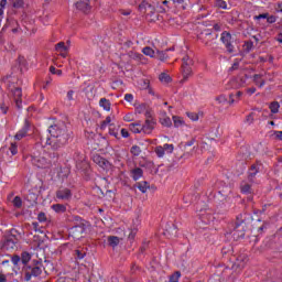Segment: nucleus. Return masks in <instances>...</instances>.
I'll return each mask as SVG.
<instances>
[{
  "instance_id": "nucleus-10",
  "label": "nucleus",
  "mask_w": 282,
  "mask_h": 282,
  "mask_svg": "<svg viewBox=\"0 0 282 282\" xmlns=\"http://www.w3.org/2000/svg\"><path fill=\"white\" fill-rule=\"evenodd\" d=\"M93 162L100 166L104 171H109L111 169V163L107 159L100 156V154L93 155Z\"/></svg>"
},
{
  "instance_id": "nucleus-63",
  "label": "nucleus",
  "mask_w": 282,
  "mask_h": 282,
  "mask_svg": "<svg viewBox=\"0 0 282 282\" xmlns=\"http://www.w3.org/2000/svg\"><path fill=\"white\" fill-rule=\"evenodd\" d=\"M214 30L215 32H221V24L219 23L214 24Z\"/></svg>"
},
{
  "instance_id": "nucleus-22",
  "label": "nucleus",
  "mask_w": 282,
  "mask_h": 282,
  "mask_svg": "<svg viewBox=\"0 0 282 282\" xmlns=\"http://www.w3.org/2000/svg\"><path fill=\"white\" fill-rule=\"evenodd\" d=\"M107 241H108V246H110V248H116L120 243V239L118 238V236H109L107 238Z\"/></svg>"
},
{
  "instance_id": "nucleus-15",
  "label": "nucleus",
  "mask_w": 282,
  "mask_h": 282,
  "mask_svg": "<svg viewBox=\"0 0 282 282\" xmlns=\"http://www.w3.org/2000/svg\"><path fill=\"white\" fill-rule=\"evenodd\" d=\"M217 36H218L217 34L213 36V33L208 32V33H205V36L200 37V41L205 43L206 47H213V41H215Z\"/></svg>"
},
{
  "instance_id": "nucleus-28",
  "label": "nucleus",
  "mask_w": 282,
  "mask_h": 282,
  "mask_svg": "<svg viewBox=\"0 0 282 282\" xmlns=\"http://www.w3.org/2000/svg\"><path fill=\"white\" fill-rule=\"evenodd\" d=\"M129 58H132V61H142V58H144V55L140 54V53H135L130 51L128 53Z\"/></svg>"
},
{
  "instance_id": "nucleus-47",
  "label": "nucleus",
  "mask_w": 282,
  "mask_h": 282,
  "mask_svg": "<svg viewBox=\"0 0 282 282\" xmlns=\"http://www.w3.org/2000/svg\"><path fill=\"white\" fill-rule=\"evenodd\" d=\"M11 261H12L13 265H19V263H21V256L14 254V256L11 258Z\"/></svg>"
},
{
  "instance_id": "nucleus-1",
  "label": "nucleus",
  "mask_w": 282,
  "mask_h": 282,
  "mask_svg": "<svg viewBox=\"0 0 282 282\" xmlns=\"http://www.w3.org/2000/svg\"><path fill=\"white\" fill-rule=\"evenodd\" d=\"M48 133L52 139H48V144L53 151H58L63 149L65 144L69 141V131L67 130V124L63 121L57 122L48 128Z\"/></svg>"
},
{
  "instance_id": "nucleus-36",
  "label": "nucleus",
  "mask_w": 282,
  "mask_h": 282,
  "mask_svg": "<svg viewBox=\"0 0 282 282\" xmlns=\"http://www.w3.org/2000/svg\"><path fill=\"white\" fill-rule=\"evenodd\" d=\"M173 122L174 127H182L184 124V119H182V117L178 116H173Z\"/></svg>"
},
{
  "instance_id": "nucleus-4",
  "label": "nucleus",
  "mask_w": 282,
  "mask_h": 282,
  "mask_svg": "<svg viewBox=\"0 0 282 282\" xmlns=\"http://www.w3.org/2000/svg\"><path fill=\"white\" fill-rule=\"evenodd\" d=\"M30 160L34 166L37 169H50L52 166V162L45 159V156L37 155L36 153L31 154Z\"/></svg>"
},
{
  "instance_id": "nucleus-42",
  "label": "nucleus",
  "mask_w": 282,
  "mask_h": 282,
  "mask_svg": "<svg viewBox=\"0 0 282 282\" xmlns=\"http://www.w3.org/2000/svg\"><path fill=\"white\" fill-rule=\"evenodd\" d=\"M107 124H111V117H107L104 121H101L100 129H107Z\"/></svg>"
},
{
  "instance_id": "nucleus-58",
  "label": "nucleus",
  "mask_w": 282,
  "mask_h": 282,
  "mask_svg": "<svg viewBox=\"0 0 282 282\" xmlns=\"http://www.w3.org/2000/svg\"><path fill=\"white\" fill-rule=\"evenodd\" d=\"M254 19L257 21H259V19H268V13H262V14L256 15Z\"/></svg>"
},
{
  "instance_id": "nucleus-34",
  "label": "nucleus",
  "mask_w": 282,
  "mask_h": 282,
  "mask_svg": "<svg viewBox=\"0 0 282 282\" xmlns=\"http://www.w3.org/2000/svg\"><path fill=\"white\" fill-rule=\"evenodd\" d=\"M14 208H21L23 206V199L20 196H15L12 202Z\"/></svg>"
},
{
  "instance_id": "nucleus-13",
  "label": "nucleus",
  "mask_w": 282,
  "mask_h": 282,
  "mask_svg": "<svg viewBox=\"0 0 282 282\" xmlns=\"http://www.w3.org/2000/svg\"><path fill=\"white\" fill-rule=\"evenodd\" d=\"M57 199H72V189L69 188H61L56 192Z\"/></svg>"
},
{
  "instance_id": "nucleus-57",
  "label": "nucleus",
  "mask_w": 282,
  "mask_h": 282,
  "mask_svg": "<svg viewBox=\"0 0 282 282\" xmlns=\"http://www.w3.org/2000/svg\"><path fill=\"white\" fill-rule=\"evenodd\" d=\"M0 282H8V276L2 271L0 272Z\"/></svg>"
},
{
  "instance_id": "nucleus-21",
  "label": "nucleus",
  "mask_w": 282,
  "mask_h": 282,
  "mask_svg": "<svg viewBox=\"0 0 282 282\" xmlns=\"http://www.w3.org/2000/svg\"><path fill=\"white\" fill-rule=\"evenodd\" d=\"M129 130L132 133H142V123H140V121L134 122V123H130L129 124Z\"/></svg>"
},
{
  "instance_id": "nucleus-30",
  "label": "nucleus",
  "mask_w": 282,
  "mask_h": 282,
  "mask_svg": "<svg viewBox=\"0 0 282 282\" xmlns=\"http://www.w3.org/2000/svg\"><path fill=\"white\" fill-rule=\"evenodd\" d=\"M147 8H153V6H151V3H149L147 0H143L140 4H139V10L141 12H147Z\"/></svg>"
},
{
  "instance_id": "nucleus-27",
  "label": "nucleus",
  "mask_w": 282,
  "mask_h": 282,
  "mask_svg": "<svg viewBox=\"0 0 282 282\" xmlns=\"http://www.w3.org/2000/svg\"><path fill=\"white\" fill-rule=\"evenodd\" d=\"M142 53L145 56H150V58H155V51L153 48H151L150 46L143 47Z\"/></svg>"
},
{
  "instance_id": "nucleus-37",
  "label": "nucleus",
  "mask_w": 282,
  "mask_h": 282,
  "mask_svg": "<svg viewBox=\"0 0 282 282\" xmlns=\"http://www.w3.org/2000/svg\"><path fill=\"white\" fill-rule=\"evenodd\" d=\"M56 52H67V46L65 45V42H59L55 46Z\"/></svg>"
},
{
  "instance_id": "nucleus-46",
  "label": "nucleus",
  "mask_w": 282,
  "mask_h": 282,
  "mask_svg": "<svg viewBox=\"0 0 282 282\" xmlns=\"http://www.w3.org/2000/svg\"><path fill=\"white\" fill-rule=\"evenodd\" d=\"M271 138L274 140H282V131H273Z\"/></svg>"
},
{
  "instance_id": "nucleus-19",
  "label": "nucleus",
  "mask_w": 282,
  "mask_h": 282,
  "mask_svg": "<svg viewBox=\"0 0 282 282\" xmlns=\"http://www.w3.org/2000/svg\"><path fill=\"white\" fill-rule=\"evenodd\" d=\"M142 175H144V171H142V169L134 167L133 170H131V177L134 180V182H138V180L142 177Z\"/></svg>"
},
{
  "instance_id": "nucleus-41",
  "label": "nucleus",
  "mask_w": 282,
  "mask_h": 282,
  "mask_svg": "<svg viewBox=\"0 0 282 282\" xmlns=\"http://www.w3.org/2000/svg\"><path fill=\"white\" fill-rule=\"evenodd\" d=\"M215 6L216 8H221V10H226L228 8V4L224 0H216Z\"/></svg>"
},
{
  "instance_id": "nucleus-44",
  "label": "nucleus",
  "mask_w": 282,
  "mask_h": 282,
  "mask_svg": "<svg viewBox=\"0 0 282 282\" xmlns=\"http://www.w3.org/2000/svg\"><path fill=\"white\" fill-rule=\"evenodd\" d=\"M217 102H219V105H226V102H228V98H226V96L224 95H219L218 97H216Z\"/></svg>"
},
{
  "instance_id": "nucleus-25",
  "label": "nucleus",
  "mask_w": 282,
  "mask_h": 282,
  "mask_svg": "<svg viewBox=\"0 0 282 282\" xmlns=\"http://www.w3.org/2000/svg\"><path fill=\"white\" fill-rule=\"evenodd\" d=\"M262 78H263V75L261 74L253 75L254 85H257L258 87H263V85H265V82Z\"/></svg>"
},
{
  "instance_id": "nucleus-43",
  "label": "nucleus",
  "mask_w": 282,
  "mask_h": 282,
  "mask_svg": "<svg viewBox=\"0 0 282 282\" xmlns=\"http://www.w3.org/2000/svg\"><path fill=\"white\" fill-rule=\"evenodd\" d=\"M85 251L77 249L75 250V259H85Z\"/></svg>"
},
{
  "instance_id": "nucleus-20",
  "label": "nucleus",
  "mask_w": 282,
  "mask_h": 282,
  "mask_svg": "<svg viewBox=\"0 0 282 282\" xmlns=\"http://www.w3.org/2000/svg\"><path fill=\"white\" fill-rule=\"evenodd\" d=\"M173 50L175 48L171 47V48H166L165 51H156V57L159 58V61H166V58H169V54L166 53L173 52Z\"/></svg>"
},
{
  "instance_id": "nucleus-26",
  "label": "nucleus",
  "mask_w": 282,
  "mask_h": 282,
  "mask_svg": "<svg viewBox=\"0 0 282 282\" xmlns=\"http://www.w3.org/2000/svg\"><path fill=\"white\" fill-rule=\"evenodd\" d=\"M52 210L58 213L59 215L67 212V207L63 204L52 205Z\"/></svg>"
},
{
  "instance_id": "nucleus-7",
  "label": "nucleus",
  "mask_w": 282,
  "mask_h": 282,
  "mask_svg": "<svg viewBox=\"0 0 282 282\" xmlns=\"http://www.w3.org/2000/svg\"><path fill=\"white\" fill-rule=\"evenodd\" d=\"M220 41L224 43L229 54H232V52H235V46L232 45V35L229 32H223Z\"/></svg>"
},
{
  "instance_id": "nucleus-29",
  "label": "nucleus",
  "mask_w": 282,
  "mask_h": 282,
  "mask_svg": "<svg viewBox=\"0 0 282 282\" xmlns=\"http://www.w3.org/2000/svg\"><path fill=\"white\" fill-rule=\"evenodd\" d=\"M280 107L281 105L279 104V101H273L270 104L269 109L271 110V113H279Z\"/></svg>"
},
{
  "instance_id": "nucleus-8",
  "label": "nucleus",
  "mask_w": 282,
  "mask_h": 282,
  "mask_svg": "<svg viewBox=\"0 0 282 282\" xmlns=\"http://www.w3.org/2000/svg\"><path fill=\"white\" fill-rule=\"evenodd\" d=\"M248 254L242 253L237 257L236 261L234 262L232 269L236 270L237 272H241L243 268L248 264Z\"/></svg>"
},
{
  "instance_id": "nucleus-33",
  "label": "nucleus",
  "mask_w": 282,
  "mask_h": 282,
  "mask_svg": "<svg viewBox=\"0 0 282 282\" xmlns=\"http://www.w3.org/2000/svg\"><path fill=\"white\" fill-rule=\"evenodd\" d=\"M160 122L163 127H172V124H173V121H171V118H169V117L161 118Z\"/></svg>"
},
{
  "instance_id": "nucleus-51",
  "label": "nucleus",
  "mask_w": 282,
  "mask_h": 282,
  "mask_svg": "<svg viewBox=\"0 0 282 282\" xmlns=\"http://www.w3.org/2000/svg\"><path fill=\"white\" fill-rule=\"evenodd\" d=\"M13 8H23V0H12Z\"/></svg>"
},
{
  "instance_id": "nucleus-17",
  "label": "nucleus",
  "mask_w": 282,
  "mask_h": 282,
  "mask_svg": "<svg viewBox=\"0 0 282 282\" xmlns=\"http://www.w3.org/2000/svg\"><path fill=\"white\" fill-rule=\"evenodd\" d=\"M30 129V122L25 120L24 127L15 134V140H23L28 135V130Z\"/></svg>"
},
{
  "instance_id": "nucleus-50",
  "label": "nucleus",
  "mask_w": 282,
  "mask_h": 282,
  "mask_svg": "<svg viewBox=\"0 0 282 282\" xmlns=\"http://www.w3.org/2000/svg\"><path fill=\"white\" fill-rule=\"evenodd\" d=\"M187 116L191 120H193L194 122L199 120V115L195 113V112H187Z\"/></svg>"
},
{
  "instance_id": "nucleus-45",
  "label": "nucleus",
  "mask_w": 282,
  "mask_h": 282,
  "mask_svg": "<svg viewBox=\"0 0 282 282\" xmlns=\"http://www.w3.org/2000/svg\"><path fill=\"white\" fill-rule=\"evenodd\" d=\"M154 151H155L158 158H164L165 150L163 149V147H156Z\"/></svg>"
},
{
  "instance_id": "nucleus-9",
  "label": "nucleus",
  "mask_w": 282,
  "mask_h": 282,
  "mask_svg": "<svg viewBox=\"0 0 282 282\" xmlns=\"http://www.w3.org/2000/svg\"><path fill=\"white\" fill-rule=\"evenodd\" d=\"M11 96L15 102L17 108L21 109L23 105V100L21 99L23 98V90L21 87L11 88Z\"/></svg>"
},
{
  "instance_id": "nucleus-11",
  "label": "nucleus",
  "mask_w": 282,
  "mask_h": 282,
  "mask_svg": "<svg viewBox=\"0 0 282 282\" xmlns=\"http://www.w3.org/2000/svg\"><path fill=\"white\" fill-rule=\"evenodd\" d=\"M17 237L14 236H9L7 238H4V240L2 241V250H14V248H17Z\"/></svg>"
},
{
  "instance_id": "nucleus-16",
  "label": "nucleus",
  "mask_w": 282,
  "mask_h": 282,
  "mask_svg": "<svg viewBox=\"0 0 282 282\" xmlns=\"http://www.w3.org/2000/svg\"><path fill=\"white\" fill-rule=\"evenodd\" d=\"M77 10H80L82 12H89L91 10V6H89V0H82L76 3Z\"/></svg>"
},
{
  "instance_id": "nucleus-61",
  "label": "nucleus",
  "mask_w": 282,
  "mask_h": 282,
  "mask_svg": "<svg viewBox=\"0 0 282 282\" xmlns=\"http://www.w3.org/2000/svg\"><path fill=\"white\" fill-rule=\"evenodd\" d=\"M195 142H196V140H195V138H193L185 143V147H193V144H195Z\"/></svg>"
},
{
  "instance_id": "nucleus-2",
  "label": "nucleus",
  "mask_w": 282,
  "mask_h": 282,
  "mask_svg": "<svg viewBox=\"0 0 282 282\" xmlns=\"http://www.w3.org/2000/svg\"><path fill=\"white\" fill-rule=\"evenodd\" d=\"M24 273V281L30 282L32 278L41 276L43 274V262L33 260L30 264L22 268Z\"/></svg>"
},
{
  "instance_id": "nucleus-55",
  "label": "nucleus",
  "mask_w": 282,
  "mask_h": 282,
  "mask_svg": "<svg viewBox=\"0 0 282 282\" xmlns=\"http://www.w3.org/2000/svg\"><path fill=\"white\" fill-rule=\"evenodd\" d=\"M267 22L268 23H276V17H274V15H268V18H267Z\"/></svg>"
},
{
  "instance_id": "nucleus-59",
  "label": "nucleus",
  "mask_w": 282,
  "mask_h": 282,
  "mask_svg": "<svg viewBox=\"0 0 282 282\" xmlns=\"http://www.w3.org/2000/svg\"><path fill=\"white\" fill-rule=\"evenodd\" d=\"M67 99L68 100H74V90H68L67 91Z\"/></svg>"
},
{
  "instance_id": "nucleus-39",
  "label": "nucleus",
  "mask_w": 282,
  "mask_h": 282,
  "mask_svg": "<svg viewBox=\"0 0 282 282\" xmlns=\"http://www.w3.org/2000/svg\"><path fill=\"white\" fill-rule=\"evenodd\" d=\"M159 79L161 83H171V76H169V74H166V73H162L159 76Z\"/></svg>"
},
{
  "instance_id": "nucleus-23",
  "label": "nucleus",
  "mask_w": 282,
  "mask_h": 282,
  "mask_svg": "<svg viewBox=\"0 0 282 282\" xmlns=\"http://www.w3.org/2000/svg\"><path fill=\"white\" fill-rule=\"evenodd\" d=\"M200 221L206 226H208V224H210L212 221H215V216H213V214H203L200 216Z\"/></svg>"
},
{
  "instance_id": "nucleus-18",
  "label": "nucleus",
  "mask_w": 282,
  "mask_h": 282,
  "mask_svg": "<svg viewBox=\"0 0 282 282\" xmlns=\"http://www.w3.org/2000/svg\"><path fill=\"white\" fill-rule=\"evenodd\" d=\"M20 261L23 264V268L25 265H30V261H32V253L28 252V251H23L20 256Z\"/></svg>"
},
{
  "instance_id": "nucleus-48",
  "label": "nucleus",
  "mask_w": 282,
  "mask_h": 282,
  "mask_svg": "<svg viewBox=\"0 0 282 282\" xmlns=\"http://www.w3.org/2000/svg\"><path fill=\"white\" fill-rule=\"evenodd\" d=\"M109 133H110V135L118 138V130H116V128H113L112 123H110V126H109Z\"/></svg>"
},
{
  "instance_id": "nucleus-14",
  "label": "nucleus",
  "mask_w": 282,
  "mask_h": 282,
  "mask_svg": "<svg viewBox=\"0 0 282 282\" xmlns=\"http://www.w3.org/2000/svg\"><path fill=\"white\" fill-rule=\"evenodd\" d=\"M134 191L135 188H138L141 193H147L150 188L151 185L149 184V182L147 181H141V182H137L133 187Z\"/></svg>"
},
{
  "instance_id": "nucleus-31",
  "label": "nucleus",
  "mask_w": 282,
  "mask_h": 282,
  "mask_svg": "<svg viewBox=\"0 0 282 282\" xmlns=\"http://www.w3.org/2000/svg\"><path fill=\"white\" fill-rule=\"evenodd\" d=\"M26 199L28 202H30V204H36L39 196H36V194H34L33 192H29V194L26 195Z\"/></svg>"
},
{
  "instance_id": "nucleus-49",
  "label": "nucleus",
  "mask_w": 282,
  "mask_h": 282,
  "mask_svg": "<svg viewBox=\"0 0 282 282\" xmlns=\"http://www.w3.org/2000/svg\"><path fill=\"white\" fill-rule=\"evenodd\" d=\"M9 151H11L12 155H17V153H19L17 143H11V147L9 148Z\"/></svg>"
},
{
  "instance_id": "nucleus-40",
  "label": "nucleus",
  "mask_w": 282,
  "mask_h": 282,
  "mask_svg": "<svg viewBox=\"0 0 282 282\" xmlns=\"http://www.w3.org/2000/svg\"><path fill=\"white\" fill-rule=\"evenodd\" d=\"M130 152H131L135 158H138V155H140V153H142V149H140V147H138V145H133V147L130 149Z\"/></svg>"
},
{
  "instance_id": "nucleus-6",
  "label": "nucleus",
  "mask_w": 282,
  "mask_h": 282,
  "mask_svg": "<svg viewBox=\"0 0 282 282\" xmlns=\"http://www.w3.org/2000/svg\"><path fill=\"white\" fill-rule=\"evenodd\" d=\"M145 121L144 124H141L142 133L145 134H151L153 133V129H155V119L151 118V113L147 112L145 113Z\"/></svg>"
},
{
  "instance_id": "nucleus-53",
  "label": "nucleus",
  "mask_w": 282,
  "mask_h": 282,
  "mask_svg": "<svg viewBox=\"0 0 282 282\" xmlns=\"http://www.w3.org/2000/svg\"><path fill=\"white\" fill-rule=\"evenodd\" d=\"M37 220H39L40 223L47 221V216L45 215V213L41 212V213L37 215Z\"/></svg>"
},
{
  "instance_id": "nucleus-12",
  "label": "nucleus",
  "mask_w": 282,
  "mask_h": 282,
  "mask_svg": "<svg viewBox=\"0 0 282 282\" xmlns=\"http://www.w3.org/2000/svg\"><path fill=\"white\" fill-rule=\"evenodd\" d=\"M84 234H85V226L83 225L74 226L69 230V236L73 237V239H82Z\"/></svg>"
},
{
  "instance_id": "nucleus-56",
  "label": "nucleus",
  "mask_w": 282,
  "mask_h": 282,
  "mask_svg": "<svg viewBox=\"0 0 282 282\" xmlns=\"http://www.w3.org/2000/svg\"><path fill=\"white\" fill-rule=\"evenodd\" d=\"M124 100H127V102H133V96L131 94H126Z\"/></svg>"
},
{
  "instance_id": "nucleus-24",
  "label": "nucleus",
  "mask_w": 282,
  "mask_h": 282,
  "mask_svg": "<svg viewBox=\"0 0 282 282\" xmlns=\"http://www.w3.org/2000/svg\"><path fill=\"white\" fill-rule=\"evenodd\" d=\"M99 106L102 107L105 111H111V101H109L107 98H101L99 100Z\"/></svg>"
},
{
  "instance_id": "nucleus-38",
  "label": "nucleus",
  "mask_w": 282,
  "mask_h": 282,
  "mask_svg": "<svg viewBox=\"0 0 282 282\" xmlns=\"http://www.w3.org/2000/svg\"><path fill=\"white\" fill-rule=\"evenodd\" d=\"M240 188L241 193H252V187L248 183H242Z\"/></svg>"
},
{
  "instance_id": "nucleus-32",
  "label": "nucleus",
  "mask_w": 282,
  "mask_h": 282,
  "mask_svg": "<svg viewBox=\"0 0 282 282\" xmlns=\"http://www.w3.org/2000/svg\"><path fill=\"white\" fill-rule=\"evenodd\" d=\"M257 173H259V170H257V165L256 164L251 165L249 170V180L250 181L254 180V175H257Z\"/></svg>"
},
{
  "instance_id": "nucleus-60",
  "label": "nucleus",
  "mask_w": 282,
  "mask_h": 282,
  "mask_svg": "<svg viewBox=\"0 0 282 282\" xmlns=\"http://www.w3.org/2000/svg\"><path fill=\"white\" fill-rule=\"evenodd\" d=\"M122 138H129V131L127 129H121Z\"/></svg>"
},
{
  "instance_id": "nucleus-35",
  "label": "nucleus",
  "mask_w": 282,
  "mask_h": 282,
  "mask_svg": "<svg viewBox=\"0 0 282 282\" xmlns=\"http://www.w3.org/2000/svg\"><path fill=\"white\" fill-rule=\"evenodd\" d=\"M180 276H182V272L175 271L172 275H170V282H180Z\"/></svg>"
},
{
  "instance_id": "nucleus-5",
  "label": "nucleus",
  "mask_w": 282,
  "mask_h": 282,
  "mask_svg": "<svg viewBox=\"0 0 282 282\" xmlns=\"http://www.w3.org/2000/svg\"><path fill=\"white\" fill-rule=\"evenodd\" d=\"M193 59L186 55L183 57L182 73L184 80H187L188 76L193 74Z\"/></svg>"
},
{
  "instance_id": "nucleus-62",
  "label": "nucleus",
  "mask_w": 282,
  "mask_h": 282,
  "mask_svg": "<svg viewBox=\"0 0 282 282\" xmlns=\"http://www.w3.org/2000/svg\"><path fill=\"white\" fill-rule=\"evenodd\" d=\"M257 91V88L251 87L247 89V94H249V96H252V94H254Z\"/></svg>"
},
{
  "instance_id": "nucleus-64",
  "label": "nucleus",
  "mask_w": 282,
  "mask_h": 282,
  "mask_svg": "<svg viewBox=\"0 0 282 282\" xmlns=\"http://www.w3.org/2000/svg\"><path fill=\"white\" fill-rule=\"evenodd\" d=\"M253 120H254V119L252 118V113H250V115L247 116V118H246V121L249 122V124H252Z\"/></svg>"
},
{
  "instance_id": "nucleus-54",
  "label": "nucleus",
  "mask_w": 282,
  "mask_h": 282,
  "mask_svg": "<svg viewBox=\"0 0 282 282\" xmlns=\"http://www.w3.org/2000/svg\"><path fill=\"white\" fill-rule=\"evenodd\" d=\"M163 149L164 151H169V153H173V144L165 143Z\"/></svg>"
},
{
  "instance_id": "nucleus-3",
  "label": "nucleus",
  "mask_w": 282,
  "mask_h": 282,
  "mask_svg": "<svg viewBox=\"0 0 282 282\" xmlns=\"http://www.w3.org/2000/svg\"><path fill=\"white\" fill-rule=\"evenodd\" d=\"M230 235L234 241H239V239H243L246 237V223L243 221V219L237 217L235 227Z\"/></svg>"
},
{
  "instance_id": "nucleus-52",
  "label": "nucleus",
  "mask_w": 282,
  "mask_h": 282,
  "mask_svg": "<svg viewBox=\"0 0 282 282\" xmlns=\"http://www.w3.org/2000/svg\"><path fill=\"white\" fill-rule=\"evenodd\" d=\"M245 47L247 52H250V50H252V47H254V43L252 41H247L245 42Z\"/></svg>"
}]
</instances>
